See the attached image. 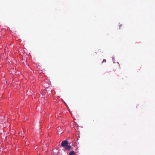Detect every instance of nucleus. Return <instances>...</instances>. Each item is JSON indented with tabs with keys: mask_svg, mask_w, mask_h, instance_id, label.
<instances>
[{
	"mask_svg": "<svg viewBox=\"0 0 155 155\" xmlns=\"http://www.w3.org/2000/svg\"><path fill=\"white\" fill-rule=\"evenodd\" d=\"M68 143L67 140H64L62 142L61 145L63 147H65L68 146Z\"/></svg>",
	"mask_w": 155,
	"mask_h": 155,
	"instance_id": "1",
	"label": "nucleus"
},
{
	"mask_svg": "<svg viewBox=\"0 0 155 155\" xmlns=\"http://www.w3.org/2000/svg\"><path fill=\"white\" fill-rule=\"evenodd\" d=\"M71 146H70V145L68 146H68H66L65 149L68 150H71Z\"/></svg>",
	"mask_w": 155,
	"mask_h": 155,
	"instance_id": "2",
	"label": "nucleus"
},
{
	"mask_svg": "<svg viewBox=\"0 0 155 155\" xmlns=\"http://www.w3.org/2000/svg\"><path fill=\"white\" fill-rule=\"evenodd\" d=\"M75 153V152L73 151H71L70 152L69 155H74Z\"/></svg>",
	"mask_w": 155,
	"mask_h": 155,
	"instance_id": "3",
	"label": "nucleus"
},
{
	"mask_svg": "<svg viewBox=\"0 0 155 155\" xmlns=\"http://www.w3.org/2000/svg\"><path fill=\"white\" fill-rule=\"evenodd\" d=\"M106 60L105 59H104L103 61L102 62V63H103L104 62H106Z\"/></svg>",
	"mask_w": 155,
	"mask_h": 155,
	"instance_id": "4",
	"label": "nucleus"
},
{
	"mask_svg": "<svg viewBox=\"0 0 155 155\" xmlns=\"http://www.w3.org/2000/svg\"><path fill=\"white\" fill-rule=\"evenodd\" d=\"M24 132H23L20 133H19V134L20 135L21 134V135H22L23 134H24Z\"/></svg>",
	"mask_w": 155,
	"mask_h": 155,
	"instance_id": "5",
	"label": "nucleus"
}]
</instances>
